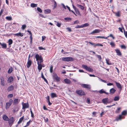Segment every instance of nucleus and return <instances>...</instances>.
<instances>
[{"label": "nucleus", "instance_id": "40", "mask_svg": "<svg viewBox=\"0 0 127 127\" xmlns=\"http://www.w3.org/2000/svg\"><path fill=\"white\" fill-rule=\"evenodd\" d=\"M12 67H10L9 69H8V73H11L12 70Z\"/></svg>", "mask_w": 127, "mask_h": 127}, {"label": "nucleus", "instance_id": "53", "mask_svg": "<svg viewBox=\"0 0 127 127\" xmlns=\"http://www.w3.org/2000/svg\"><path fill=\"white\" fill-rule=\"evenodd\" d=\"M75 28H82V25L81 26L78 25L75 27Z\"/></svg>", "mask_w": 127, "mask_h": 127}, {"label": "nucleus", "instance_id": "49", "mask_svg": "<svg viewBox=\"0 0 127 127\" xmlns=\"http://www.w3.org/2000/svg\"><path fill=\"white\" fill-rule=\"evenodd\" d=\"M26 27V26L25 25H23L22 26V29L23 30H24Z\"/></svg>", "mask_w": 127, "mask_h": 127}, {"label": "nucleus", "instance_id": "2", "mask_svg": "<svg viewBox=\"0 0 127 127\" xmlns=\"http://www.w3.org/2000/svg\"><path fill=\"white\" fill-rule=\"evenodd\" d=\"M62 59L63 61L66 62L73 61L74 60V59L72 58L69 57L63 58Z\"/></svg>", "mask_w": 127, "mask_h": 127}, {"label": "nucleus", "instance_id": "5", "mask_svg": "<svg viewBox=\"0 0 127 127\" xmlns=\"http://www.w3.org/2000/svg\"><path fill=\"white\" fill-rule=\"evenodd\" d=\"M76 93L80 95H85V94L84 92L82 90H79L76 91Z\"/></svg>", "mask_w": 127, "mask_h": 127}, {"label": "nucleus", "instance_id": "56", "mask_svg": "<svg viewBox=\"0 0 127 127\" xmlns=\"http://www.w3.org/2000/svg\"><path fill=\"white\" fill-rule=\"evenodd\" d=\"M42 41H43L46 38V37L45 36H42Z\"/></svg>", "mask_w": 127, "mask_h": 127}, {"label": "nucleus", "instance_id": "48", "mask_svg": "<svg viewBox=\"0 0 127 127\" xmlns=\"http://www.w3.org/2000/svg\"><path fill=\"white\" fill-rule=\"evenodd\" d=\"M37 10L38 11L40 12L41 13L42 12V11L41 9L39 7H38L37 8Z\"/></svg>", "mask_w": 127, "mask_h": 127}, {"label": "nucleus", "instance_id": "32", "mask_svg": "<svg viewBox=\"0 0 127 127\" xmlns=\"http://www.w3.org/2000/svg\"><path fill=\"white\" fill-rule=\"evenodd\" d=\"M106 64H107L108 65H110L112 64L111 63L109 62V59H106Z\"/></svg>", "mask_w": 127, "mask_h": 127}, {"label": "nucleus", "instance_id": "18", "mask_svg": "<svg viewBox=\"0 0 127 127\" xmlns=\"http://www.w3.org/2000/svg\"><path fill=\"white\" fill-rule=\"evenodd\" d=\"M115 51L117 53V55L119 56H121L122 55V54L120 50L118 49H115Z\"/></svg>", "mask_w": 127, "mask_h": 127}, {"label": "nucleus", "instance_id": "26", "mask_svg": "<svg viewBox=\"0 0 127 127\" xmlns=\"http://www.w3.org/2000/svg\"><path fill=\"white\" fill-rule=\"evenodd\" d=\"M24 116H23L22 117L20 118L19 121L18 122V124H19L21 123L24 119Z\"/></svg>", "mask_w": 127, "mask_h": 127}, {"label": "nucleus", "instance_id": "60", "mask_svg": "<svg viewBox=\"0 0 127 127\" xmlns=\"http://www.w3.org/2000/svg\"><path fill=\"white\" fill-rule=\"evenodd\" d=\"M124 33L126 37H127V32H125L124 31Z\"/></svg>", "mask_w": 127, "mask_h": 127}, {"label": "nucleus", "instance_id": "30", "mask_svg": "<svg viewBox=\"0 0 127 127\" xmlns=\"http://www.w3.org/2000/svg\"><path fill=\"white\" fill-rule=\"evenodd\" d=\"M37 4L34 3H32L31 4V6L32 7H36L37 6Z\"/></svg>", "mask_w": 127, "mask_h": 127}, {"label": "nucleus", "instance_id": "16", "mask_svg": "<svg viewBox=\"0 0 127 127\" xmlns=\"http://www.w3.org/2000/svg\"><path fill=\"white\" fill-rule=\"evenodd\" d=\"M100 31L99 29H95L92 31L91 33V34H93L95 33H97L99 32Z\"/></svg>", "mask_w": 127, "mask_h": 127}, {"label": "nucleus", "instance_id": "45", "mask_svg": "<svg viewBox=\"0 0 127 127\" xmlns=\"http://www.w3.org/2000/svg\"><path fill=\"white\" fill-rule=\"evenodd\" d=\"M30 120L28 122H27V124L26 126H24V127H27L29 126V125H30Z\"/></svg>", "mask_w": 127, "mask_h": 127}, {"label": "nucleus", "instance_id": "39", "mask_svg": "<svg viewBox=\"0 0 127 127\" xmlns=\"http://www.w3.org/2000/svg\"><path fill=\"white\" fill-rule=\"evenodd\" d=\"M64 19L67 21H71V18H70L69 17H66L64 18Z\"/></svg>", "mask_w": 127, "mask_h": 127}, {"label": "nucleus", "instance_id": "9", "mask_svg": "<svg viewBox=\"0 0 127 127\" xmlns=\"http://www.w3.org/2000/svg\"><path fill=\"white\" fill-rule=\"evenodd\" d=\"M84 88L87 89H90L91 88L90 86V85L83 84L81 85Z\"/></svg>", "mask_w": 127, "mask_h": 127}, {"label": "nucleus", "instance_id": "47", "mask_svg": "<svg viewBox=\"0 0 127 127\" xmlns=\"http://www.w3.org/2000/svg\"><path fill=\"white\" fill-rule=\"evenodd\" d=\"M53 1L54 2V3L53 8H55L57 6L56 3L54 0H53Z\"/></svg>", "mask_w": 127, "mask_h": 127}, {"label": "nucleus", "instance_id": "52", "mask_svg": "<svg viewBox=\"0 0 127 127\" xmlns=\"http://www.w3.org/2000/svg\"><path fill=\"white\" fill-rule=\"evenodd\" d=\"M61 23H59L58 22H57V24L56 25L57 26L59 27H61Z\"/></svg>", "mask_w": 127, "mask_h": 127}, {"label": "nucleus", "instance_id": "62", "mask_svg": "<svg viewBox=\"0 0 127 127\" xmlns=\"http://www.w3.org/2000/svg\"><path fill=\"white\" fill-rule=\"evenodd\" d=\"M107 85L108 86H111L113 85V84L111 83H109L107 84Z\"/></svg>", "mask_w": 127, "mask_h": 127}, {"label": "nucleus", "instance_id": "19", "mask_svg": "<svg viewBox=\"0 0 127 127\" xmlns=\"http://www.w3.org/2000/svg\"><path fill=\"white\" fill-rule=\"evenodd\" d=\"M115 82L116 83V86L118 88L121 89L122 88L121 85L119 83H118L116 81H115Z\"/></svg>", "mask_w": 127, "mask_h": 127}, {"label": "nucleus", "instance_id": "12", "mask_svg": "<svg viewBox=\"0 0 127 127\" xmlns=\"http://www.w3.org/2000/svg\"><path fill=\"white\" fill-rule=\"evenodd\" d=\"M1 82L0 84L1 85L3 86H4V85L5 83L4 81V78L2 77L0 78Z\"/></svg>", "mask_w": 127, "mask_h": 127}, {"label": "nucleus", "instance_id": "22", "mask_svg": "<svg viewBox=\"0 0 127 127\" xmlns=\"http://www.w3.org/2000/svg\"><path fill=\"white\" fill-rule=\"evenodd\" d=\"M14 35L15 36H20L22 37L23 36V33H21L20 32H19L18 33L14 34Z\"/></svg>", "mask_w": 127, "mask_h": 127}, {"label": "nucleus", "instance_id": "42", "mask_svg": "<svg viewBox=\"0 0 127 127\" xmlns=\"http://www.w3.org/2000/svg\"><path fill=\"white\" fill-rule=\"evenodd\" d=\"M96 56L98 59V60L99 61H100L101 60V56L100 55H96Z\"/></svg>", "mask_w": 127, "mask_h": 127}, {"label": "nucleus", "instance_id": "59", "mask_svg": "<svg viewBox=\"0 0 127 127\" xmlns=\"http://www.w3.org/2000/svg\"><path fill=\"white\" fill-rule=\"evenodd\" d=\"M116 15L118 17L119 16H120V14L119 13V12H118L117 13H116Z\"/></svg>", "mask_w": 127, "mask_h": 127}, {"label": "nucleus", "instance_id": "14", "mask_svg": "<svg viewBox=\"0 0 127 127\" xmlns=\"http://www.w3.org/2000/svg\"><path fill=\"white\" fill-rule=\"evenodd\" d=\"M32 64V62L30 60H29V59L28 60V62L27 64V67L29 68L30 67V66Z\"/></svg>", "mask_w": 127, "mask_h": 127}, {"label": "nucleus", "instance_id": "3", "mask_svg": "<svg viewBox=\"0 0 127 127\" xmlns=\"http://www.w3.org/2000/svg\"><path fill=\"white\" fill-rule=\"evenodd\" d=\"M82 66L83 68L85 69L87 71L90 72H92L93 71V69L92 68L88 67L87 65L83 64Z\"/></svg>", "mask_w": 127, "mask_h": 127}, {"label": "nucleus", "instance_id": "54", "mask_svg": "<svg viewBox=\"0 0 127 127\" xmlns=\"http://www.w3.org/2000/svg\"><path fill=\"white\" fill-rule=\"evenodd\" d=\"M39 49V50H45V48H43L42 47H38Z\"/></svg>", "mask_w": 127, "mask_h": 127}, {"label": "nucleus", "instance_id": "64", "mask_svg": "<svg viewBox=\"0 0 127 127\" xmlns=\"http://www.w3.org/2000/svg\"><path fill=\"white\" fill-rule=\"evenodd\" d=\"M46 99L48 101H50V100H49V96L47 97Z\"/></svg>", "mask_w": 127, "mask_h": 127}, {"label": "nucleus", "instance_id": "10", "mask_svg": "<svg viewBox=\"0 0 127 127\" xmlns=\"http://www.w3.org/2000/svg\"><path fill=\"white\" fill-rule=\"evenodd\" d=\"M29 107V105L28 103H24L23 104L22 109H23L27 108Z\"/></svg>", "mask_w": 127, "mask_h": 127}, {"label": "nucleus", "instance_id": "33", "mask_svg": "<svg viewBox=\"0 0 127 127\" xmlns=\"http://www.w3.org/2000/svg\"><path fill=\"white\" fill-rule=\"evenodd\" d=\"M13 43V41L11 39H9L8 41V45H11Z\"/></svg>", "mask_w": 127, "mask_h": 127}, {"label": "nucleus", "instance_id": "57", "mask_svg": "<svg viewBox=\"0 0 127 127\" xmlns=\"http://www.w3.org/2000/svg\"><path fill=\"white\" fill-rule=\"evenodd\" d=\"M13 100L12 99H10L9 100V101L8 103H9L10 104H11Z\"/></svg>", "mask_w": 127, "mask_h": 127}, {"label": "nucleus", "instance_id": "38", "mask_svg": "<svg viewBox=\"0 0 127 127\" xmlns=\"http://www.w3.org/2000/svg\"><path fill=\"white\" fill-rule=\"evenodd\" d=\"M127 113V111H126L124 110L123 111L122 113V115H126Z\"/></svg>", "mask_w": 127, "mask_h": 127}, {"label": "nucleus", "instance_id": "1", "mask_svg": "<svg viewBox=\"0 0 127 127\" xmlns=\"http://www.w3.org/2000/svg\"><path fill=\"white\" fill-rule=\"evenodd\" d=\"M3 118L4 120L6 121H8L9 125H11L15 121L13 117H11L9 118L6 115H4L3 116Z\"/></svg>", "mask_w": 127, "mask_h": 127}, {"label": "nucleus", "instance_id": "43", "mask_svg": "<svg viewBox=\"0 0 127 127\" xmlns=\"http://www.w3.org/2000/svg\"><path fill=\"white\" fill-rule=\"evenodd\" d=\"M6 19L9 20H11L12 19V17H11L7 16L6 17Z\"/></svg>", "mask_w": 127, "mask_h": 127}, {"label": "nucleus", "instance_id": "28", "mask_svg": "<svg viewBox=\"0 0 127 127\" xmlns=\"http://www.w3.org/2000/svg\"><path fill=\"white\" fill-rule=\"evenodd\" d=\"M51 10L50 9H47L44 10V13L45 14H48L50 13Z\"/></svg>", "mask_w": 127, "mask_h": 127}, {"label": "nucleus", "instance_id": "50", "mask_svg": "<svg viewBox=\"0 0 127 127\" xmlns=\"http://www.w3.org/2000/svg\"><path fill=\"white\" fill-rule=\"evenodd\" d=\"M13 96V95L12 94H9L8 96V97L10 98L12 97Z\"/></svg>", "mask_w": 127, "mask_h": 127}, {"label": "nucleus", "instance_id": "15", "mask_svg": "<svg viewBox=\"0 0 127 127\" xmlns=\"http://www.w3.org/2000/svg\"><path fill=\"white\" fill-rule=\"evenodd\" d=\"M93 92H96V93H99L100 94H101L103 93H105V91H104L103 89H102L100 90L99 91H97L96 90L93 91Z\"/></svg>", "mask_w": 127, "mask_h": 127}, {"label": "nucleus", "instance_id": "34", "mask_svg": "<svg viewBox=\"0 0 127 127\" xmlns=\"http://www.w3.org/2000/svg\"><path fill=\"white\" fill-rule=\"evenodd\" d=\"M120 97L119 96H115L114 99V100L115 101H116L118 100H119Z\"/></svg>", "mask_w": 127, "mask_h": 127}, {"label": "nucleus", "instance_id": "21", "mask_svg": "<svg viewBox=\"0 0 127 127\" xmlns=\"http://www.w3.org/2000/svg\"><path fill=\"white\" fill-rule=\"evenodd\" d=\"M116 90L113 88L111 89L110 90V93L111 94H113L116 92Z\"/></svg>", "mask_w": 127, "mask_h": 127}, {"label": "nucleus", "instance_id": "46", "mask_svg": "<svg viewBox=\"0 0 127 127\" xmlns=\"http://www.w3.org/2000/svg\"><path fill=\"white\" fill-rule=\"evenodd\" d=\"M53 66L52 65H51L50 67V72L51 73H52L53 72Z\"/></svg>", "mask_w": 127, "mask_h": 127}, {"label": "nucleus", "instance_id": "51", "mask_svg": "<svg viewBox=\"0 0 127 127\" xmlns=\"http://www.w3.org/2000/svg\"><path fill=\"white\" fill-rule=\"evenodd\" d=\"M87 102L88 104L91 103L90 99L89 98H87Z\"/></svg>", "mask_w": 127, "mask_h": 127}, {"label": "nucleus", "instance_id": "17", "mask_svg": "<svg viewBox=\"0 0 127 127\" xmlns=\"http://www.w3.org/2000/svg\"><path fill=\"white\" fill-rule=\"evenodd\" d=\"M19 109V108L16 106L14 107V109L13 110V111L14 113H15L16 112L18 111Z\"/></svg>", "mask_w": 127, "mask_h": 127}, {"label": "nucleus", "instance_id": "36", "mask_svg": "<svg viewBox=\"0 0 127 127\" xmlns=\"http://www.w3.org/2000/svg\"><path fill=\"white\" fill-rule=\"evenodd\" d=\"M82 28L88 26H89V24L88 23H85L83 25H82Z\"/></svg>", "mask_w": 127, "mask_h": 127}, {"label": "nucleus", "instance_id": "29", "mask_svg": "<svg viewBox=\"0 0 127 127\" xmlns=\"http://www.w3.org/2000/svg\"><path fill=\"white\" fill-rule=\"evenodd\" d=\"M19 101H19L18 99H15L13 103L14 104H17Z\"/></svg>", "mask_w": 127, "mask_h": 127}, {"label": "nucleus", "instance_id": "44", "mask_svg": "<svg viewBox=\"0 0 127 127\" xmlns=\"http://www.w3.org/2000/svg\"><path fill=\"white\" fill-rule=\"evenodd\" d=\"M121 109V108L120 107L118 108L116 110V113H119Z\"/></svg>", "mask_w": 127, "mask_h": 127}, {"label": "nucleus", "instance_id": "4", "mask_svg": "<svg viewBox=\"0 0 127 127\" xmlns=\"http://www.w3.org/2000/svg\"><path fill=\"white\" fill-rule=\"evenodd\" d=\"M35 58L36 59V60L38 62V60L40 61V63H41L43 62V60L41 56H39V55L37 54L35 56Z\"/></svg>", "mask_w": 127, "mask_h": 127}, {"label": "nucleus", "instance_id": "27", "mask_svg": "<svg viewBox=\"0 0 127 127\" xmlns=\"http://www.w3.org/2000/svg\"><path fill=\"white\" fill-rule=\"evenodd\" d=\"M1 46L2 48H6L7 47V45L6 44L4 43H1Z\"/></svg>", "mask_w": 127, "mask_h": 127}, {"label": "nucleus", "instance_id": "24", "mask_svg": "<svg viewBox=\"0 0 127 127\" xmlns=\"http://www.w3.org/2000/svg\"><path fill=\"white\" fill-rule=\"evenodd\" d=\"M13 80V78L11 76L7 80L8 83H11Z\"/></svg>", "mask_w": 127, "mask_h": 127}, {"label": "nucleus", "instance_id": "23", "mask_svg": "<svg viewBox=\"0 0 127 127\" xmlns=\"http://www.w3.org/2000/svg\"><path fill=\"white\" fill-rule=\"evenodd\" d=\"M76 6L79 8H80V9L82 10L84 9V7L83 6L81 5H79L78 4H77Z\"/></svg>", "mask_w": 127, "mask_h": 127}, {"label": "nucleus", "instance_id": "11", "mask_svg": "<svg viewBox=\"0 0 127 127\" xmlns=\"http://www.w3.org/2000/svg\"><path fill=\"white\" fill-rule=\"evenodd\" d=\"M64 81L65 83L68 84H69L71 83V81L69 79L66 78L64 79Z\"/></svg>", "mask_w": 127, "mask_h": 127}, {"label": "nucleus", "instance_id": "8", "mask_svg": "<svg viewBox=\"0 0 127 127\" xmlns=\"http://www.w3.org/2000/svg\"><path fill=\"white\" fill-rule=\"evenodd\" d=\"M53 77L54 79H55L57 82L60 81V78L58 77L56 74H54L53 76Z\"/></svg>", "mask_w": 127, "mask_h": 127}, {"label": "nucleus", "instance_id": "37", "mask_svg": "<svg viewBox=\"0 0 127 127\" xmlns=\"http://www.w3.org/2000/svg\"><path fill=\"white\" fill-rule=\"evenodd\" d=\"M94 46H103V45L101 44H97L94 43Z\"/></svg>", "mask_w": 127, "mask_h": 127}, {"label": "nucleus", "instance_id": "35", "mask_svg": "<svg viewBox=\"0 0 127 127\" xmlns=\"http://www.w3.org/2000/svg\"><path fill=\"white\" fill-rule=\"evenodd\" d=\"M11 105V104L9 103H8V102L6 103V109L10 107Z\"/></svg>", "mask_w": 127, "mask_h": 127}, {"label": "nucleus", "instance_id": "6", "mask_svg": "<svg viewBox=\"0 0 127 127\" xmlns=\"http://www.w3.org/2000/svg\"><path fill=\"white\" fill-rule=\"evenodd\" d=\"M108 99L107 98L103 99L102 100V102L105 104H107V103H110V102H108Z\"/></svg>", "mask_w": 127, "mask_h": 127}, {"label": "nucleus", "instance_id": "61", "mask_svg": "<svg viewBox=\"0 0 127 127\" xmlns=\"http://www.w3.org/2000/svg\"><path fill=\"white\" fill-rule=\"evenodd\" d=\"M79 23V22L77 20V21H75L74 22V24H78Z\"/></svg>", "mask_w": 127, "mask_h": 127}, {"label": "nucleus", "instance_id": "25", "mask_svg": "<svg viewBox=\"0 0 127 127\" xmlns=\"http://www.w3.org/2000/svg\"><path fill=\"white\" fill-rule=\"evenodd\" d=\"M51 96L52 98H53L55 97H57V96L56 94L54 93H52L51 94Z\"/></svg>", "mask_w": 127, "mask_h": 127}, {"label": "nucleus", "instance_id": "13", "mask_svg": "<svg viewBox=\"0 0 127 127\" xmlns=\"http://www.w3.org/2000/svg\"><path fill=\"white\" fill-rule=\"evenodd\" d=\"M37 64L38 65V68L39 70V71H40V70L42 69V66L41 64L39 63L38 61L37 63Z\"/></svg>", "mask_w": 127, "mask_h": 127}, {"label": "nucleus", "instance_id": "31", "mask_svg": "<svg viewBox=\"0 0 127 127\" xmlns=\"http://www.w3.org/2000/svg\"><path fill=\"white\" fill-rule=\"evenodd\" d=\"M122 115H119V116L116 118V120L117 121H118L119 120H121L122 119Z\"/></svg>", "mask_w": 127, "mask_h": 127}, {"label": "nucleus", "instance_id": "7", "mask_svg": "<svg viewBox=\"0 0 127 127\" xmlns=\"http://www.w3.org/2000/svg\"><path fill=\"white\" fill-rule=\"evenodd\" d=\"M72 6L73 8L75 10L76 13L78 14V15H80V13L78 9L76 8L73 4H72Z\"/></svg>", "mask_w": 127, "mask_h": 127}, {"label": "nucleus", "instance_id": "20", "mask_svg": "<svg viewBox=\"0 0 127 127\" xmlns=\"http://www.w3.org/2000/svg\"><path fill=\"white\" fill-rule=\"evenodd\" d=\"M14 89L13 86H12L11 85L9 86L7 88V90L9 92L10 91Z\"/></svg>", "mask_w": 127, "mask_h": 127}, {"label": "nucleus", "instance_id": "55", "mask_svg": "<svg viewBox=\"0 0 127 127\" xmlns=\"http://www.w3.org/2000/svg\"><path fill=\"white\" fill-rule=\"evenodd\" d=\"M110 45L112 47H114L115 46V44L113 42H111L110 43Z\"/></svg>", "mask_w": 127, "mask_h": 127}, {"label": "nucleus", "instance_id": "58", "mask_svg": "<svg viewBox=\"0 0 127 127\" xmlns=\"http://www.w3.org/2000/svg\"><path fill=\"white\" fill-rule=\"evenodd\" d=\"M100 79V80L103 82L104 83H106V81L105 80H102L101 79H100Z\"/></svg>", "mask_w": 127, "mask_h": 127}, {"label": "nucleus", "instance_id": "63", "mask_svg": "<svg viewBox=\"0 0 127 127\" xmlns=\"http://www.w3.org/2000/svg\"><path fill=\"white\" fill-rule=\"evenodd\" d=\"M66 29L67 30H68V31L69 32H70L71 31V30L70 28H66Z\"/></svg>", "mask_w": 127, "mask_h": 127}, {"label": "nucleus", "instance_id": "41", "mask_svg": "<svg viewBox=\"0 0 127 127\" xmlns=\"http://www.w3.org/2000/svg\"><path fill=\"white\" fill-rule=\"evenodd\" d=\"M120 47L122 49H125L126 48V47L124 45H121Z\"/></svg>", "mask_w": 127, "mask_h": 127}]
</instances>
